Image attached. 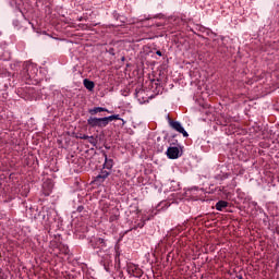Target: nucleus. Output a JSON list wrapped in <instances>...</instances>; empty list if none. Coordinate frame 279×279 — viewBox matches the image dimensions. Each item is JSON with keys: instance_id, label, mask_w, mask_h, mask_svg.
Segmentation results:
<instances>
[{"instance_id": "obj_1", "label": "nucleus", "mask_w": 279, "mask_h": 279, "mask_svg": "<svg viewBox=\"0 0 279 279\" xmlns=\"http://www.w3.org/2000/svg\"><path fill=\"white\" fill-rule=\"evenodd\" d=\"M87 125H89V128H107L108 125V120L107 118H95V117H89L87 119Z\"/></svg>"}, {"instance_id": "obj_2", "label": "nucleus", "mask_w": 279, "mask_h": 279, "mask_svg": "<svg viewBox=\"0 0 279 279\" xmlns=\"http://www.w3.org/2000/svg\"><path fill=\"white\" fill-rule=\"evenodd\" d=\"M168 123L170 128H172V130H174L175 132H179V134H182L184 138H187L189 133L186 132V130H184V126H182V124L179 121H173L169 119Z\"/></svg>"}, {"instance_id": "obj_3", "label": "nucleus", "mask_w": 279, "mask_h": 279, "mask_svg": "<svg viewBox=\"0 0 279 279\" xmlns=\"http://www.w3.org/2000/svg\"><path fill=\"white\" fill-rule=\"evenodd\" d=\"M110 175V171L101 170L100 173L94 179L95 184H104L106 179Z\"/></svg>"}, {"instance_id": "obj_4", "label": "nucleus", "mask_w": 279, "mask_h": 279, "mask_svg": "<svg viewBox=\"0 0 279 279\" xmlns=\"http://www.w3.org/2000/svg\"><path fill=\"white\" fill-rule=\"evenodd\" d=\"M167 156L170 158V160H175L180 158V148L178 147H169L167 149Z\"/></svg>"}, {"instance_id": "obj_5", "label": "nucleus", "mask_w": 279, "mask_h": 279, "mask_svg": "<svg viewBox=\"0 0 279 279\" xmlns=\"http://www.w3.org/2000/svg\"><path fill=\"white\" fill-rule=\"evenodd\" d=\"M112 167H114V160L109 159L108 155H105V163L104 169H107V171H112Z\"/></svg>"}, {"instance_id": "obj_6", "label": "nucleus", "mask_w": 279, "mask_h": 279, "mask_svg": "<svg viewBox=\"0 0 279 279\" xmlns=\"http://www.w3.org/2000/svg\"><path fill=\"white\" fill-rule=\"evenodd\" d=\"M88 112L92 116H95V114H99V112H110V110L104 107H94L93 109H89Z\"/></svg>"}, {"instance_id": "obj_7", "label": "nucleus", "mask_w": 279, "mask_h": 279, "mask_svg": "<svg viewBox=\"0 0 279 279\" xmlns=\"http://www.w3.org/2000/svg\"><path fill=\"white\" fill-rule=\"evenodd\" d=\"M83 84H84L85 88H87V90H94V88H95V82H93L88 78H85L83 81Z\"/></svg>"}, {"instance_id": "obj_8", "label": "nucleus", "mask_w": 279, "mask_h": 279, "mask_svg": "<svg viewBox=\"0 0 279 279\" xmlns=\"http://www.w3.org/2000/svg\"><path fill=\"white\" fill-rule=\"evenodd\" d=\"M223 208H228V202L226 201H219L218 203H216V210H223Z\"/></svg>"}, {"instance_id": "obj_9", "label": "nucleus", "mask_w": 279, "mask_h": 279, "mask_svg": "<svg viewBox=\"0 0 279 279\" xmlns=\"http://www.w3.org/2000/svg\"><path fill=\"white\" fill-rule=\"evenodd\" d=\"M106 119H107V124L110 123V121H121V117L119 114L109 116V117H106Z\"/></svg>"}, {"instance_id": "obj_10", "label": "nucleus", "mask_w": 279, "mask_h": 279, "mask_svg": "<svg viewBox=\"0 0 279 279\" xmlns=\"http://www.w3.org/2000/svg\"><path fill=\"white\" fill-rule=\"evenodd\" d=\"M96 245H98V247H106V240H104L101 238H97Z\"/></svg>"}, {"instance_id": "obj_11", "label": "nucleus", "mask_w": 279, "mask_h": 279, "mask_svg": "<svg viewBox=\"0 0 279 279\" xmlns=\"http://www.w3.org/2000/svg\"><path fill=\"white\" fill-rule=\"evenodd\" d=\"M82 141H88V138L93 140V136H88V135H83L80 137Z\"/></svg>"}, {"instance_id": "obj_12", "label": "nucleus", "mask_w": 279, "mask_h": 279, "mask_svg": "<svg viewBox=\"0 0 279 279\" xmlns=\"http://www.w3.org/2000/svg\"><path fill=\"white\" fill-rule=\"evenodd\" d=\"M119 219V216L114 215L109 218V221H117Z\"/></svg>"}, {"instance_id": "obj_13", "label": "nucleus", "mask_w": 279, "mask_h": 279, "mask_svg": "<svg viewBox=\"0 0 279 279\" xmlns=\"http://www.w3.org/2000/svg\"><path fill=\"white\" fill-rule=\"evenodd\" d=\"M87 141H89V143H95V137L93 136V138H87Z\"/></svg>"}, {"instance_id": "obj_14", "label": "nucleus", "mask_w": 279, "mask_h": 279, "mask_svg": "<svg viewBox=\"0 0 279 279\" xmlns=\"http://www.w3.org/2000/svg\"><path fill=\"white\" fill-rule=\"evenodd\" d=\"M157 56H162V52H160V51H157Z\"/></svg>"}, {"instance_id": "obj_15", "label": "nucleus", "mask_w": 279, "mask_h": 279, "mask_svg": "<svg viewBox=\"0 0 279 279\" xmlns=\"http://www.w3.org/2000/svg\"><path fill=\"white\" fill-rule=\"evenodd\" d=\"M78 21H82V17H81V19H78Z\"/></svg>"}]
</instances>
